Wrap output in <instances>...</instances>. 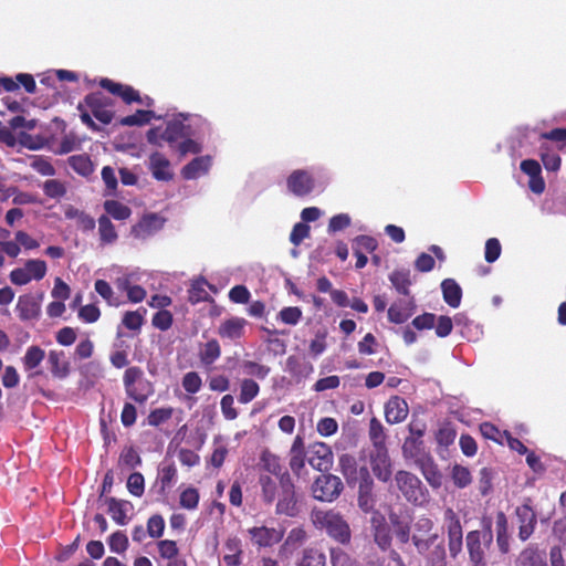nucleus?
<instances>
[{
	"mask_svg": "<svg viewBox=\"0 0 566 566\" xmlns=\"http://www.w3.org/2000/svg\"><path fill=\"white\" fill-rule=\"evenodd\" d=\"M279 485L280 491L276 497L277 502L275 513L279 515H286L290 517L296 516L300 512L298 496L296 494L295 484L290 473H285L282 475Z\"/></svg>",
	"mask_w": 566,
	"mask_h": 566,
	"instance_id": "20e7f679",
	"label": "nucleus"
},
{
	"mask_svg": "<svg viewBox=\"0 0 566 566\" xmlns=\"http://www.w3.org/2000/svg\"><path fill=\"white\" fill-rule=\"evenodd\" d=\"M408 405L399 396L391 397L385 405V418L388 423L402 422L408 416Z\"/></svg>",
	"mask_w": 566,
	"mask_h": 566,
	"instance_id": "dca6fc26",
	"label": "nucleus"
},
{
	"mask_svg": "<svg viewBox=\"0 0 566 566\" xmlns=\"http://www.w3.org/2000/svg\"><path fill=\"white\" fill-rule=\"evenodd\" d=\"M199 491L193 486H188L180 492L179 495V505L189 511H193L199 505Z\"/></svg>",
	"mask_w": 566,
	"mask_h": 566,
	"instance_id": "de8ad7c7",
	"label": "nucleus"
},
{
	"mask_svg": "<svg viewBox=\"0 0 566 566\" xmlns=\"http://www.w3.org/2000/svg\"><path fill=\"white\" fill-rule=\"evenodd\" d=\"M165 531V520L160 514L151 515L147 521V533L153 538H159Z\"/></svg>",
	"mask_w": 566,
	"mask_h": 566,
	"instance_id": "e2e57ef3",
	"label": "nucleus"
},
{
	"mask_svg": "<svg viewBox=\"0 0 566 566\" xmlns=\"http://www.w3.org/2000/svg\"><path fill=\"white\" fill-rule=\"evenodd\" d=\"M314 525L340 545L347 546L352 541L349 524L339 512L334 510L314 511L311 515Z\"/></svg>",
	"mask_w": 566,
	"mask_h": 566,
	"instance_id": "f257e3e1",
	"label": "nucleus"
},
{
	"mask_svg": "<svg viewBox=\"0 0 566 566\" xmlns=\"http://www.w3.org/2000/svg\"><path fill=\"white\" fill-rule=\"evenodd\" d=\"M369 462L373 473L379 481H390L392 475V463L388 449L370 450Z\"/></svg>",
	"mask_w": 566,
	"mask_h": 566,
	"instance_id": "f8f14e48",
	"label": "nucleus"
},
{
	"mask_svg": "<svg viewBox=\"0 0 566 566\" xmlns=\"http://www.w3.org/2000/svg\"><path fill=\"white\" fill-rule=\"evenodd\" d=\"M480 432L485 439L500 444L503 443V438H505L504 431H501L496 426L488 421L480 424Z\"/></svg>",
	"mask_w": 566,
	"mask_h": 566,
	"instance_id": "680f3d73",
	"label": "nucleus"
},
{
	"mask_svg": "<svg viewBox=\"0 0 566 566\" xmlns=\"http://www.w3.org/2000/svg\"><path fill=\"white\" fill-rule=\"evenodd\" d=\"M154 117L153 111L138 109L135 114L122 117L119 125L122 126H143L148 124Z\"/></svg>",
	"mask_w": 566,
	"mask_h": 566,
	"instance_id": "09e8293b",
	"label": "nucleus"
},
{
	"mask_svg": "<svg viewBox=\"0 0 566 566\" xmlns=\"http://www.w3.org/2000/svg\"><path fill=\"white\" fill-rule=\"evenodd\" d=\"M415 312V305L412 302L403 304L401 302L394 303L388 308V319L395 324H402L407 322Z\"/></svg>",
	"mask_w": 566,
	"mask_h": 566,
	"instance_id": "2f4dec72",
	"label": "nucleus"
},
{
	"mask_svg": "<svg viewBox=\"0 0 566 566\" xmlns=\"http://www.w3.org/2000/svg\"><path fill=\"white\" fill-rule=\"evenodd\" d=\"M261 496L265 504H272L277 497L280 485L270 475H260Z\"/></svg>",
	"mask_w": 566,
	"mask_h": 566,
	"instance_id": "e433bc0d",
	"label": "nucleus"
},
{
	"mask_svg": "<svg viewBox=\"0 0 566 566\" xmlns=\"http://www.w3.org/2000/svg\"><path fill=\"white\" fill-rule=\"evenodd\" d=\"M261 460L264 470L275 475L279 482L281 481L283 474L289 473L286 470H283L284 468L281 464L280 458L272 453H263Z\"/></svg>",
	"mask_w": 566,
	"mask_h": 566,
	"instance_id": "49530a36",
	"label": "nucleus"
},
{
	"mask_svg": "<svg viewBox=\"0 0 566 566\" xmlns=\"http://www.w3.org/2000/svg\"><path fill=\"white\" fill-rule=\"evenodd\" d=\"M221 356V348L217 339L208 340L199 352L202 365L210 366Z\"/></svg>",
	"mask_w": 566,
	"mask_h": 566,
	"instance_id": "ea45409f",
	"label": "nucleus"
},
{
	"mask_svg": "<svg viewBox=\"0 0 566 566\" xmlns=\"http://www.w3.org/2000/svg\"><path fill=\"white\" fill-rule=\"evenodd\" d=\"M332 566H358L356 559L352 558L344 549L332 547L329 549Z\"/></svg>",
	"mask_w": 566,
	"mask_h": 566,
	"instance_id": "5fc2aeb1",
	"label": "nucleus"
},
{
	"mask_svg": "<svg viewBox=\"0 0 566 566\" xmlns=\"http://www.w3.org/2000/svg\"><path fill=\"white\" fill-rule=\"evenodd\" d=\"M247 323V319L243 317L228 318L220 324L218 328V335L221 338H227L231 340L239 339L244 334V327Z\"/></svg>",
	"mask_w": 566,
	"mask_h": 566,
	"instance_id": "5701e85b",
	"label": "nucleus"
},
{
	"mask_svg": "<svg viewBox=\"0 0 566 566\" xmlns=\"http://www.w3.org/2000/svg\"><path fill=\"white\" fill-rule=\"evenodd\" d=\"M64 216L69 220H76L77 227L83 231H93L95 229L96 222L94 218L72 205H67L64 208Z\"/></svg>",
	"mask_w": 566,
	"mask_h": 566,
	"instance_id": "c85d7f7f",
	"label": "nucleus"
},
{
	"mask_svg": "<svg viewBox=\"0 0 566 566\" xmlns=\"http://www.w3.org/2000/svg\"><path fill=\"white\" fill-rule=\"evenodd\" d=\"M285 370L297 381L307 378L314 370L313 365L304 357L291 355L286 358Z\"/></svg>",
	"mask_w": 566,
	"mask_h": 566,
	"instance_id": "4be33fe9",
	"label": "nucleus"
},
{
	"mask_svg": "<svg viewBox=\"0 0 566 566\" xmlns=\"http://www.w3.org/2000/svg\"><path fill=\"white\" fill-rule=\"evenodd\" d=\"M286 186L289 191L294 196L306 197L313 192L315 179L307 170L296 169L287 177Z\"/></svg>",
	"mask_w": 566,
	"mask_h": 566,
	"instance_id": "9b49d317",
	"label": "nucleus"
},
{
	"mask_svg": "<svg viewBox=\"0 0 566 566\" xmlns=\"http://www.w3.org/2000/svg\"><path fill=\"white\" fill-rule=\"evenodd\" d=\"M174 413L172 408H157L149 412L147 421L149 426L158 427L161 423L168 421Z\"/></svg>",
	"mask_w": 566,
	"mask_h": 566,
	"instance_id": "052dcab7",
	"label": "nucleus"
},
{
	"mask_svg": "<svg viewBox=\"0 0 566 566\" xmlns=\"http://www.w3.org/2000/svg\"><path fill=\"white\" fill-rule=\"evenodd\" d=\"M85 106L92 112L93 116L104 125H108L114 119V102L102 92H92L84 97Z\"/></svg>",
	"mask_w": 566,
	"mask_h": 566,
	"instance_id": "423d86ee",
	"label": "nucleus"
},
{
	"mask_svg": "<svg viewBox=\"0 0 566 566\" xmlns=\"http://www.w3.org/2000/svg\"><path fill=\"white\" fill-rule=\"evenodd\" d=\"M98 234L101 243L104 244H112L114 243L118 234L116 232L115 226L112 223L108 216L103 214L98 218Z\"/></svg>",
	"mask_w": 566,
	"mask_h": 566,
	"instance_id": "58836bf2",
	"label": "nucleus"
},
{
	"mask_svg": "<svg viewBox=\"0 0 566 566\" xmlns=\"http://www.w3.org/2000/svg\"><path fill=\"white\" fill-rule=\"evenodd\" d=\"M122 323L130 331H139L144 324V316L139 311H128L124 314Z\"/></svg>",
	"mask_w": 566,
	"mask_h": 566,
	"instance_id": "774afa93",
	"label": "nucleus"
},
{
	"mask_svg": "<svg viewBox=\"0 0 566 566\" xmlns=\"http://www.w3.org/2000/svg\"><path fill=\"white\" fill-rule=\"evenodd\" d=\"M129 545L127 535L122 531L114 532L108 537L109 549L117 554H123L127 551Z\"/></svg>",
	"mask_w": 566,
	"mask_h": 566,
	"instance_id": "4d7b16f0",
	"label": "nucleus"
},
{
	"mask_svg": "<svg viewBox=\"0 0 566 566\" xmlns=\"http://www.w3.org/2000/svg\"><path fill=\"white\" fill-rule=\"evenodd\" d=\"M338 468L348 485H354L359 480L360 468H358L354 455L349 453L342 454L338 459Z\"/></svg>",
	"mask_w": 566,
	"mask_h": 566,
	"instance_id": "a878e982",
	"label": "nucleus"
},
{
	"mask_svg": "<svg viewBox=\"0 0 566 566\" xmlns=\"http://www.w3.org/2000/svg\"><path fill=\"white\" fill-rule=\"evenodd\" d=\"M105 504L107 505L108 514L112 516L115 523L118 525L127 524L128 520L126 506L129 504L127 501L111 496L105 499Z\"/></svg>",
	"mask_w": 566,
	"mask_h": 566,
	"instance_id": "c756f323",
	"label": "nucleus"
},
{
	"mask_svg": "<svg viewBox=\"0 0 566 566\" xmlns=\"http://www.w3.org/2000/svg\"><path fill=\"white\" fill-rule=\"evenodd\" d=\"M259 384L251 378H244L240 381V394L238 400L240 403H249L259 395Z\"/></svg>",
	"mask_w": 566,
	"mask_h": 566,
	"instance_id": "37998d69",
	"label": "nucleus"
},
{
	"mask_svg": "<svg viewBox=\"0 0 566 566\" xmlns=\"http://www.w3.org/2000/svg\"><path fill=\"white\" fill-rule=\"evenodd\" d=\"M441 290L444 302L449 306L457 308L462 298V290L460 285L453 279H446L441 283Z\"/></svg>",
	"mask_w": 566,
	"mask_h": 566,
	"instance_id": "7c9ffc66",
	"label": "nucleus"
},
{
	"mask_svg": "<svg viewBox=\"0 0 566 566\" xmlns=\"http://www.w3.org/2000/svg\"><path fill=\"white\" fill-rule=\"evenodd\" d=\"M389 280L399 294L409 295L411 285L409 270H396L390 274Z\"/></svg>",
	"mask_w": 566,
	"mask_h": 566,
	"instance_id": "c03bdc74",
	"label": "nucleus"
},
{
	"mask_svg": "<svg viewBox=\"0 0 566 566\" xmlns=\"http://www.w3.org/2000/svg\"><path fill=\"white\" fill-rule=\"evenodd\" d=\"M81 147V139L73 133L64 135L55 150L57 155H65Z\"/></svg>",
	"mask_w": 566,
	"mask_h": 566,
	"instance_id": "bf43d9fd",
	"label": "nucleus"
},
{
	"mask_svg": "<svg viewBox=\"0 0 566 566\" xmlns=\"http://www.w3.org/2000/svg\"><path fill=\"white\" fill-rule=\"evenodd\" d=\"M44 357L45 352L40 346H30L27 349L24 357L22 358L24 369L32 370L36 368L42 363Z\"/></svg>",
	"mask_w": 566,
	"mask_h": 566,
	"instance_id": "a18cd8bd",
	"label": "nucleus"
},
{
	"mask_svg": "<svg viewBox=\"0 0 566 566\" xmlns=\"http://www.w3.org/2000/svg\"><path fill=\"white\" fill-rule=\"evenodd\" d=\"M333 452L325 442H314L307 447V462L319 472H327L333 465Z\"/></svg>",
	"mask_w": 566,
	"mask_h": 566,
	"instance_id": "9d476101",
	"label": "nucleus"
},
{
	"mask_svg": "<svg viewBox=\"0 0 566 566\" xmlns=\"http://www.w3.org/2000/svg\"><path fill=\"white\" fill-rule=\"evenodd\" d=\"M48 271L45 261L40 259H30L24 263V266L13 269L10 272V281L14 285H25L32 280H42Z\"/></svg>",
	"mask_w": 566,
	"mask_h": 566,
	"instance_id": "0eeeda50",
	"label": "nucleus"
},
{
	"mask_svg": "<svg viewBox=\"0 0 566 566\" xmlns=\"http://www.w3.org/2000/svg\"><path fill=\"white\" fill-rule=\"evenodd\" d=\"M417 467L433 489H439L442 485V474L431 455L417 463Z\"/></svg>",
	"mask_w": 566,
	"mask_h": 566,
	"instance_id": "bb28decb",
	"label": "nucleus"
},
{
	"mask_svg": "<svg viewBox=\"0 0 566 566\" xmlns=\"http://www.w3.org/2000/svg\"><path fill=\"white\" fill-rule=\"evenodd\" d=\"M165 223V219L157 213H146L130 229V234L137 240H146L158 232Z\"/></svg>",
	"mask_w": 566,
	"mask_h": 566,
	"instance_id": "ddd939ff",
	"label": "nucleus"
},
{
	"mask_svg": "<svg viewBox=\"0 0 566 566\" xmlns=\"http://www.w3.org/2000/svg\"><path fill=\"white\" fill-rule=\"evenodd\" d=\"M128 492L137 497H140L145 491V479L140 472H133L127 479Z\"/></svg>",
	"mask_w": 566,
	"mask_h": 566,
	"instance_id": "13d9d810",
	"label": "nucleus"
},
{
	"mask_svg": "<svg viewBox=\"0 0 566 566\" xmlns=\"http://www.w3.org/2000/svg\"><path fill=\"white\" fill-rule=\"evenodd\" d=\"M395 482L398 490L409 503L423 505L429 502V492L416 474L399 470L395 474Z\"/></svg>",
	"mask_w": 566,
	"mask_h": 566,
	"instance_id": "f03ea898",
	"label": "nucleus"
},
{
	"mask_svg": "<svg viewBox=\"0 0 566 566\" xmlns=\"http://www.w3.org/2000/svg\"><path fill=\"white\" fill-rule=\"evenodd\" d=\"M181 385L187 394L195 395L201 389L202 379L197 371H188L184 375Z\"/></svg>",
	"mask_w": 566,
	"mask_h": 566,
	"instance_id": "6e6d98bb",
	"label": "nucleus"
},
{
	"mask_svg": "<svg viewBox=\"0 0 566 566\" xmlns=\"http://www.w3.org/2000/svg\"><path fill=\"white\" fill-rule=\"evenodd\" d=\"M249 534L252 542L259 547H269L277 544L283 537L281 531L266 526L252 527L249 530Z\"/></svg>",
	"mask_w": 566,
	"mask_h": 566,
	"instance_id": "2eb2a0df",
	"label": "nucleus"
},
{
	"mask_svg": "<svg viewBox=\"0 0 566 566\" xmlns=\"http://www.w3.org/2000/svg\"><path fill=\"white\" fill-rule=\"evenodd\" d=\"M515 566H548L546 554L535 545H528L516 557Z\"/></svg>",
	"mask_w": 566,
	"mask_h": 566,
	"instance_id": "6ab92c4d",
	"label": "nucleus"
},
{
	"mask_svg": "<svg viewBox=\"0 0 566 566\" xmlns=\"http://www.w3.org/2000/svg\"><path fill=\"white\" fill-rule=\"evenodd\" d=\"M119 463L129 469H135L142 464V458L133 447H129L122 451L119 455Z\"/></svg>",
	"mask_w": 566,
	"mask_h": 566,
	"instance_id": "338daca9",
	"label": "nucleus"
},
{
	"mask_svg": "<svg viewBox=\"0 0 566 566\" xmlns=\"http://www.w3.org/2000/svg\"><path fill=\"white\" fill-rule=\"evenodd\" d=\"M443 517L448 534V546L450 555L452 557H457V555L462 551L463 545L462 525L458 514L451 507H448L444 511Z\"/></svg>",
	"mask_w": 566,
	"mask_h": 566,
	"instance_id": "6e6552de",
	"label": "nucleus"
},
{
	"mask_svg": "<svg viewBox=\"0 0 566 566\" xmlns=\"http://www.w3.org/2000/svg\"><path fill=\"white\" fill-rule=\"evenodd\" d=\"M401 450L403 458L406 460H413L416 464L424 460V458L430 457L426 451L423 440L417 437H407L402 443Z\"/></svg>",
	"mask_w": 566,
	"mask_h": 566,
	"instance_id": "412c9836",
	"label": "nucleus"
},
{
	"mask_svg": "<svg viewBox=\"0 0 566 566\" xmlns=\"http://www.w3.org/2000/svg\"><path fill=\"white\" fill-rule=\"evenodd\" d=\"M457 432L451 423L442 424L436 433L438 444L448 447L453 443Z\"/></svg>",
	"mask_w": 566,
	"mask_h": 566,
	"instance_id": "0e129e2a",
	"label": "nucleus"
},
{
	"mask_svg": "<svg viewBox=\"0 0 566 566\" xmlns=\"http://www.w3.org/2000/svg\"><path fill=\"white\" fill-rule=\"evenodd\" d=\"M515 517L518 527V538L526 542L534 533L537 525L536 512L531 506V500L515 509Z\"/></svg>",
	"mask_w": 566,
	"mask_h": 566,
	"instance_id": "1a4fd4ad",
	"label": "nucleus"
},
{
	"mask_svg": "<svg viewBox=\"0 0 566 566\" xmlns=\"http://www.w3.org/2000/svg\"><path fill=\"white\" fill-rule=\"evenodd\" d=\"M149 169L156 180L169 181L174 177L169 160L158 151L149 156Z\"/></svg>",
	"mask_w": 566,
	"mask_h": 566,
	"instance_id": "f3484780",
	"label": "nucleus"
},
{
	"mask_svg": "<svg viewBox=\"0 0 566 566\" xmlns=\"http://www.w3.org/2000/svg\"><path fill=\"white\" fill-rule=\"evenodd\" d=\"M211 164L212 159L209 155L196 157L182 167L181 177L186 180L197 179L209 171Z\"/></svg>",
	"mask_w": 566,
	"mask_h": 566,
	"instance_id": "a211bd4d",
	"label": "nucleus"
},
{
	"mask_svg": "<svg viewBox=\"0 0 566 566\" xmlns=\"http://www.w3.org/2000/svg\"><path fill=\"white\" fill-rule=\"evenodd\" d=\"M438 541L437 534H428V535H421V534H413L412 535V542L415 546L417 547V551L420 554H426L429 548L434 545V543Z\"/></svg>",
	"mask_w": 566,
	"mask_h": 566,
	"instance_id": "69168bd1",
	"label": "nucleus"
},
{
	"mask_svg": "<svg viewBox=\"0 0 566 566\" xmlns=\"http://www.w3.org/2000/svg\"><path fill=\"white\" fill-rule=\"evenodd\" d=\"M177 475V468L175 463H163L159 467L156 484L159 488L158 492L160 495H167L172 484L176 482Z\"/></svg>",
	"mask_w": 566,
	"mask_h": 566,
	"instance_id": "b1692460",
	"label": "nucleus"
},
{
	"mask_svg": "<svg viewBox=\"0 0 566 566\" xmlns=\"http://www.w3.org/2000/svg\"><path fill=\"white\" fill-rule=\"evenodd\" d=\"M371 523L374 525V541L381 548L386 551L391 545L390 530L385 522L384 516L373 517Z\"/></svg>",
	"mask_w": 566,
	"mask_h": 566,
	"instance_id": "cd10ccee",
	"label": "nucleus"
},
{
	"mask_svg": "<svg viewBox=\"0 0 566 566\" xmlns=\"http://www.w3.org/2000/svg\"><path fill=\"white\" fill-rule=\"evenodd\" d=\"M67 164L82 177H90L94 172V164L87 154L70 156L67 158Z\"/></svg>",
	"mask_w": 566,
	"mask_h": 566,
	"instance_id": "473e14b6",
	"label": "nucleus"
},
{
	"mask_svg": "<svg viewBox=\"0 0 566 566\" xmlns=\"http://www.w3.org/2000/svg\"><path fill=\"white\" fill-rule=\"evenodd\" d=\"M95 292L103 297L109 306H118L120 304L119 300L115 296V293L109 285V283L105 280H96L94 283Z\"/></svg>",
	"mask_w": 566,
	"mask_h": 566,
	"instance_id": "8fccbe9b",
	"label": "nucleus"
},
{
	"mask_svg": "<svg viewBox=\"0 0 566 566\" xmlns=\"http://www.w3.org/2000/svg\"><path fill=\"white\" fill-rule=\"evenodd\" d=\"M186 125L180 120H170L166 124L160 138L168 144L177 143L187 136Z\"/></svg>",
	"mask_w": 566,
	"mask_h": 566,
	"instance_id": "72a5a7b5",
	"label": "nucleus"
},
{
	"mask_svg": "<svg viewBox=\"0 0 566 566\" xmlns=\"http://www.w3.org/2000/svg\"><path fill=\"white\" fill-rule=\"evenodd\" d=\"M227 554L223 556V562L227 566H239L241 565V541L238 537H229L224 543Z\"/></svg>",
	"mask_w": 566,
	"mask_h": 566,
	"instance_id": "c9c22d12",
	"label": "nucleus"
},
{
	"mask_svg": "<svg viewBox=\"0 0 566 566\" xmlns=\"http://www.w3.org/2000/svg\"><path fill=\"white\" fill-rule=\"evenodd\" d=\"M344 490L342 480L334 474H321L312 485L314 499L321 502H333Z\"/></svg>",
	"mask_w": 566,
	"mask_h": 566,
	"instance_id": "39448f33",
	"label": "nucleus"
},
{
	"mask_svg": "<svg viewBox=\"0 0 566 566\" xmlns=\"http://www.w3.org/2000/svg\"><path fill=\"white\" fill-rule=\"evenodd\" d=\"M539 156L546 170L557 171L560 168L562 159L556 151H553L546 143L539 146Z\"/></svg>",
	"mask_w": 566,
	"mask_h": 566,
	"instance_id": "79ce46f5",
	"label": "nucleus"
},
{
	"mask_svg": "<svg viewBox=\"0 0 566 566\" xmlns=\"http://www.w3.org/2000/svg\"><path fill=\"white\" fill-rule=\"evenodd\" d=\"M483 531H471L467 534V548L472 566H485L483 545L489 547L493 542L491 518L482 520Z\"/></svg>",
	"mask_w": 566,
	"mask_h": 566,
	"instance_id": "7ed1b4c3",
	"label": "nucleus"
},
{
	"mask_svg": "<svg viewBox=\"0 0 566 566\" xmlns=\"http://www.w3.org/2000/svg\"><path fill=\"white\" fill-rule=\"evenodd\" d=\"M289 457L291 471L296 476H300L302 470L305 468V462L307 461V449L305 448L304 438L302 436L297 434L294 438Z\"/></svg>",
	"mask_w": 566,
	"mask_h": 566,
	"instance_id": "4468645a",
	"label": "nucleus"
},
{
	"mask_svg": "<svg viewBox=\"0 0 566 566\" xmlns=\"http://www.w3.org/2000/svg\"><path fill=\"white\" fill-rule=\"evenodd\" d=\"M295 566H326V555L318 547H305L297 555Z\"/></svg>",
	"mask_w": 566,
	"mask_h": 566,
	"instance_id": "393cba45",
	"label": "nucleus"
},
{
	"mask_svg": "<svg viewBox=\"0 0 566 566\" xmlns=\"http://www.w3.org/2000/svg\"><path fill=\"white\" fill-rule=\"evenodd\" d=\"M48 361L51 367V373L56 378H65L70 373L69 363L64 359L63 352L51 350L49 353Z\"/></svg>",
	"mask_w": 566,
	"mask_h": 566,
	"instance_id": "f704fd0d",
	"label": "nucleus"
},
{
	"mask_svg": "<svg viewBox=\"0 0 566 566\" xmlns=\"http://www.w3.org/2000/svg\"><path fill=\"white\" fill-rule=\"evenodd\" d=\"M145 387L150 388V382L146 381V380L139 381L138 385L129 387L130 391H125V392L128 398H130L132 400H134L137 403L143 405L148 400V398L151 394V390L145 391Z\"/></svg>",
	"mask_w": 566,
	"mask_h": 566,
	"instance_id": "864d4df0",
	"label": "nucleus"
},
{
	"mask_svg": "<svg viewBox=\"0 0 566 566\" xmlns=\"http://www.w3.org/2000/svg\"><path fill=\"white\" fill-rule=\"evenodd\" d=\"M368 434L373 443L371 450L387 449L385 428L376 417H373L369 421Z\"/></svg>",
	"mask_w": 566,
	"mask_h": 566,
	"instance_id": "4c0bfd02",
	"label": "nucleus"
},
{
	"mask_svg": "<svg viewBox=\"0 0 566 566\" xmlns=\"http://www.w3.org/2000/svg\"><path fill=\"white\" fill-rule=\"evenodd\" d=\"M43 192L52 199H60L66 195V186L59 179H48L43 184Z\"/></svg>",
	"mask_w": 566,
	"mask_h": 566,
	"instance_id": "3c124183",
	"label": "nucleus"
},
{
	"mask_svg": "<svg viewBox=\"0 0 566 566\" xmlns=\"http://www.w3.org/2000/svg\"><path fill=\"white\" fill-rule=\"evenodd\" d=\"M451 478L454 485L459 489H464L472 482L471 472L468 468L455 464L451 471Z\"/></svg>",
	"mask_w": 566,
	"mask_h": 566,
	"instance_id": "603ef678",
	"label": "nucleus"
},
{
	"mask_svg": "<svg viewBox=\"0 0 566 566\" xmlns=\"http://www.w3.org/2000/svg\"><path fill=\"white\" fill-rule=\"evenodd\" d=\"M106 216H111L115 220H127L132 216V209L118 200H106L104 202Z\"/></svg>",
	"mask_w": 566,
	"mask_h": 566,
	"instance_id": "a19ab883",
	"label": "nucleus"
},
{
	"mask_svg": "<svg viewBox=\"0 0 566 566\" xmlns=\"http://www.w3.org/2000/svg\"><path fill=\"white\" fill-rule=\"evenodd\" d=\"M15 308L22 321L35 319L41 313L40 302L31 294L19 296Z\"/></svg>",
	"mask_w": 566,
	"mask_h": 566,
	"instance_id": "aec40b11",
	"label": "nucleus"
}]
</instances>
